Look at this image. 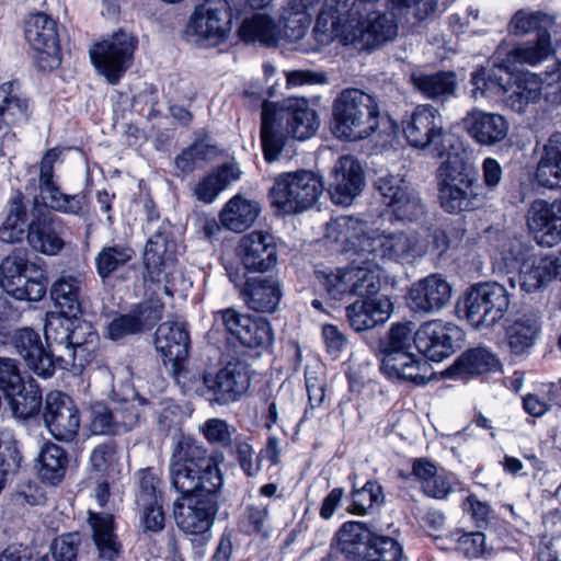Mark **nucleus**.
Instances as JSON below:
<instances>
[{
  "label": "nucleus",
  "instance_id": "obj_1",
  "mask_svg": "<svg viewBox=\"0 0 561 561\" xmlns=\"http://www.w3.org/2000/svg\"><path fill=\"white\" fill-rule=\"evenodd\" d=\"M222 458L221 453L210 455L191 436L181 435L173 444L169 477L171 488L181 494L174 502V517L182 531L203 535L210 530L224 483Z\"/></svg>",
  "mask_w": 561,
  "mask_h": 561
},
{
  "label": "nucleus",
  "instance_id": "obj_2",
  "mask_svg": "<svg viewBox=\"0 0 561 561\" xmlns=\"http://www.w3.org/2000/svg\"><path fill=\"white\" fill-rule=\"evenodd\" d=\"M327 233L328 237L344 244L345 252H353L359 256L367 254V262L388 259L411 263L426 252L425 242L416 234L379 233L355 215L339 216L327 225Z\"/></svg>",
  "mask_w": 561,
  "mask_h": 561
},
{
  "label": "nucleus",
  "instance_id": "obj_3",
  "mask_svg": "<svg viewBox=\"0 0 561 561\" xmlns=\"http://www.w3.org/2000/svg\"><path fill=\"white\" fill-rule=\"evenodd\" d=\"M403 133L411 146L430 148L437 158H446L437 170L438 199L440 207L454 208L456 168L451 150L456 138L444 130L440 114L432 105H419L403 122Z\"/></svg>",
  "mask_w": 561,
  "mask_h": 561
},
{
  "label": "nucleus",
  "instance_id": "obj_4",
  "mask_svg": "<svg viewBox=\"0 0 561 561\" xmlns=\"http://www.w3.org/2000/svg\"><path fill=\"white\" fill-rule=\"evenodd\" d=\"M318 127V115L304 98L264 102L261 142L265 160H277L289 136L305 140L314 135Z\"/></svg>",
  "mask_w": 561,
  "mask_h": 561
},
{
  "label": "nucleus",
  "instance_id": "obj_5",
  "mask_svg": "<svg viewBox=\"0 0 561 561\" xmlns=\"http://www.w3.org/2000/svg\"><path fill=\"white\" fill-rule=\"evenodd\" d=\"M470 83L474 99L478 95L506 96L511 107L519 113L541 98V87L536 75L506 64L478 68L471 73Z\"/></svg>",
  "mask_w": 561,
  "mask_h": 561
},
{
  "label": "nucleus",
  "instance_id": "obj_6",
  "mask_svg": "<svg viewBox=\"0 0 561 561\" xmlns=\"http://www.w3.org/2000/svg\"><path fill=\"white\" fill-rule=\"evenodd\" d=\"M332 133L339 139L359 140L379 126L380 111L376 99L354 88L344 89L332 104Z\"/></svg>",
  "mask_w": 561,
  "mask_h": 561
},
{
  "label": "nucleus",
  "instance_id": "obj_7",
  "mask_svg": "<svg viewBox=\"0 0 561 561\" xmlns=\"http://www.w3.org/2000/svg\"><path fill=\"white\" fill-rule=\"evenodd\" d=\"M511 294L494 280L469 285L458 297V320L465 319L474 330L492 329L508 312Z\"/></svg>",
  "mask_w": 561,
  "mask_h": 561
},
{
  "label": "nucleus",
  "instance_id": "obj_8",
  "mask_svg": "<svg viewBox=\"0 0 561 561\" xmlns=\"http://www.w3.org/2000/svg\"><path fill=\"white\" fill-rule=\"evenodd\" d=\"M232 30L231 8L227 0H204L196 5L185 26V36L199 46L225 43Z\"/></svg>",
  "mask_w": 561,
  "mask_h": 561
},
{
  "label": "nucleus",
  "instance_id": "obj_9",
  "mask_svg": "<svg viewBox=\"0 0 561 561\" xmlns=\"http://www.w3.org/2000/svg\"><path fill=\"white\" fill-rule=\"evenodd\" d=\"M323 188L320 176L311 171L284 173L276 178L268 198L271 206L283 210H308L317 205Z\"/></svg>",
  "mask_w": 561,
  "mask_h": 561
},
{
  "label": "nucleus",
  "instance_id": "obj_10",
  "mask_svg": "<svg viewBox=\"0 0 561 561\" xmlns=\"http://www.w3.org/2000/svg\"><path fill=\"white\" fill-rule=\"evenodd\" d=\"M62 149L55 147L48 149L39 162L38 188L35 179L28 181L25 191L33 195V210H71L82 208L83 194H65L54 181L55 163L61 159Z\"/></svg>",
  "mask_w": 561,
  "mask_h": 561
},
{
  "label": "nucleus",
  "instance_id": "obj_11",
  "mask_svg": "<svg viewBox=\"0 0 561 561\" xmlns=\"http://www.w3.org/2000/svg\"><path fill=\"white\" fill-rule=\"evenodd\" d=\"M137 45L135 36L119 31L91 48V60L111 84H116L131 66Z\"/></svg>",
  "mask_w": 561,
  "mask_h": 561
},
{
  "label": "nucleus",
  "instance_id": "obj_12",
  "mask_svg": "<svg viewBox=\"0 0 561 561\" xmlns=\"http://www.w3.org/2000/svg\"><path fill=\"white\" fill-rule=\"evenodd\" d=\"M154 346L170 375L178 383L185 385L190 333L186 323L180 320L162 322L154 334Z\"/></svg>",
  "mask_w": 561,
  "mask_h": 561
},
{
  "label": "nucleus",
  "instance_id": "obj_13",
  "mask_svg": "<svg viewBox=\"0 0 561 561\" xmlns=\"http://www.w3.org/2000/svg\"><path fill=\"white\" fill-rule=\"evenodd\" d=\"M25 38L36 51L35 62L43 71H51L60 65L57 23L46 13L31 14L25 22Z\"/></svg>",
  "mask_w": 561,
  "mask_h": 561
},
{
  "label": "nucleus",
  "instance_id": "obj_14",
  "mask_svg": "<svg viewBox=\"0 0 561 561\" xmlns=\"http://www.w3.org/2000/svg\"><path fill=\"white\" fill-rule=\"evenodd\" d=\"M347 13L353 16L354 22L346 39L356 49L370 50L397 36V24L393 18L386 12L376 11L374 7H368L363 14Z\"/></svg>",
  "mask_w": 561,
  "mask_h": 561
},
{
  "label": "nucleus",
  "instance_id": "obj_15",
  "mask_svg": "<svg viewBox=\"0 0 561 561\" xmlns=\"http://www.w3.org/2000/svg\"><path fill=\"white\" fill-rule=\"evenodd\" d=\"M215 320L224 327L231 339L245 347H263L273 342V331L265 318L227 308L217 311Z\"/></svg>",
  "mask_w": 561,
  "mask_h": 561
},
{
  "label": "nucleus",
  "instance_id": "obj_16",
  "mask_svg": "<svg viewBox=\"0 0 561 561\" xmlns=\"http://www.w3.org/2000/svg\"><path fill=\"white\" fill-rule=\"evenodd\" d=\"M202 396L211 405H227L238 401L251 385L250 377L239 363H228L216 374H204Z\"/></svg>",
  "mask_w": 561,
  "mask_h": 561
},
{
  "label": "nucleus",
  "instance_id": "obj_17",
  "mask_svg": "<svg viewBox=\"0 0 561 561\" xmlns=\"http://www.w3.org/2000/svg\"><path fill=\"white\" fill-rule=\"evenodd\" d=\"M146 230L152 236L146 243L144 251V264L150 274L173 266L175 262L174 241L169 239L170 222L160 217V213H150L146 224Z\"/></svg>",
  "mask_w": 561,
  "mask_h": 561
},
{
  "label": "nucleus",
  "instance_id": "obj_18",
  "mask_svg": "<svg viewBox=\"0 0 561 561\" xmlns=\"http://www.w3.org/2000/svg\"><path fill=\"white\" fill-rule=\"evenodd\" d=\"M43 419L56 439L72 442L77 437L80 427L79 410L67 394L60 391L49 392L46 396Z\"/></svg>",
  "mask_w": 561,
  "mask_h": 561
},
{
  "label": "nucleus",
  "instance_id": "obj_19",
  "mask_svg": "<svg viewBox=\"0 0 561 561\" xmlns=\"http://www.w3.org/2000/svg\"><path fill=\"white\" fill-rule=\"evenodd\" d=\"M139 419V410L131 402H117L111 408L96 403L92 407L90 428L94 435H122L137 426Z\"/></svg>",
  "mask_w": 561,
  "mask_h": 561
},
{
  "label": "nucleus",
  "instance_id": "obj_20",
  "mask_svg": "<svg viewBox=\"0 0 561 561\" xmlns=\"http://www.w3.org/2000/svg\"><path fill=\"white\" fill-rule=\"evenodd\" d=\"M238 255L247 271L267 272L278 262L275 237L265 231H252L240 239Z\"/></svg>",
  "mask_w": 561,
  "mask_h": 561
},
{
  "label": "nucleus",
  "instance_id": "obj_21",
  "mask_svg": "<svg viewBox=\"0 0 561 561\" xmlns=\"http://www.w3.org/2000/svg\"><path fill=\"white\" fill-rule=\"evenodd\" d=\"M32 114L31 103L20 90L18 81L0 84V137L2 142L14 140L12 127L26 124Z\"/></svg>",
  "mask_w": 561,
  "mask_h": 561
},
{
  "label": "nucleus",
  "instance_id": "obj_22",
  "mask_svg": "<svg viewBox=\"0 0 561 561\" xmlns=\"http://www.w3.org/2000/svg\"><path fill=\"white\" fill-rule=\"evenodd\" d=\"M501 321L505 341L513 355L528 353L541 333L540 317L531 310L507 312Z\"/></svg>",
  "mask_w": 561,
  "mask_h": 561
},
{
  "label": "nucleus",
  "instance_id": "obj_23",
  "mask_svg": "<svg viewBox=\"0 0 561 561\" xmlns=\"http://www.w3.org/2000/svg\"><path fill=\"white\" fill-rule=\"evenodd\" d=\"M393 304L385 296L357 298L345 309L350 327L356 332L373 330L385 324L393 312Z\"/></svg>",
  "mask_w": 561,
  "mask_h": 561
},
{
  "label": "nucleus",
  "instance_id": "obj_24",
  "mask_svg": "<svg viewBox=\"0 0 561 561\" xmlns=\"http://www.w3.org/2000/svg\"><path fill=\"white\" fill-rule=\"evenodd\" d=\"M164 305L160 299L139 304L131 312L114 318L107 327L111 340H119L130 334L150 330L162 317Z\"/></svg>",
  "mask_w": 561,
  "mask_h": 561
},
{
  "label": "nucleus",
  "instance_id": "obj_25",
  "mask_svg": "<svg viewBox=\"0 0 561 561\" xmlns=\"http://www.w3.org/2000/svg\"><path fill=\"white\" fill-rule=\"evenodd\" d=\"M333 181L329 194L336 206L348 207L364 184L363 171L352 156L341 157L333 168Z\"/></svg>",
  "mask_w": 561,
  "mask_h": 561
},
{
  "label": "nucleus",
  "instance_id": "obj_26",
  "mask_svg": "<svg viewBox=\"0 0 561 561\" xmlns=\"http://www.w3.org/2000/svg\"><path fill=\"white\" fill-rule=\"evenodd\" d=\"M461 125L474 142L488 147L501 142L508 131V123L503 115L477 107L467 113Z\"/></svg>",
  "mask_w": 561,
  "mask_h": 561
},
{
  "label": "nucleus",
  "instance_id": "obj_27",
  "mask_svg": "<svg viewBox=\"0 0 561 561\" xmlns=\"http://www.w3.org/2000/svg\"><path fill=\"white\" fill-rule=\"evenodd\" d=\"M451 285L438 274H432L413 285L409 293L410 307L415 311L436 312L451 297Z\"/></svg>",
  "mask_w": 561,
  "mask_h": 561
},
{
  "label": "nucleus",
  "instance_id": "obj_28",
  "mask_svg": "<svg viewBox=\"0 0 561 561\" xmlns=\"http://www.w3.org/2000/svg\"><path fill=\"white\" fill-rule=\"evenodd\" d=\"M380 370L390 380L411 381L419 386L426 385L433 376L428 362L416 358L412 353H397L382 357Z\"/></svg>",
  "mask_w": 561,
  "mask_h": 561
},
{
  "label": "nucleus",
  "instance_id": "obj_29",
  "mask_svg": "<svg viewBox=\"0 0 561 561\" xmlns=\"http://www.w3.org/2000/svg\"><path fill=\"white\" fill-rule=\"evenodd\" d=\"M16 352L24 358L26 365L36 375L48 378L55 371V360L45 351L37 332L30 328L16 331L13 336Z\"/></svg>",
  "mask_w": 561,
  "mask_h": 561
},
{
  "label": "nucleus",
  "instance_id": "obj_30",
  "mask_svg": "<svg viewBox=\"0 0 561 561\" xmlns=\"http://www.w3.org/2000/svg\"><path fill=\"white\" fill-rule=\"evenodd\" d=\"M283 296L282 285L274 276L248 278L241 289L245 305L256 312L276 311Z\"/></svg>",
  "mask_w": 561,
  "mask_h": 561
},
{
  "label": "nucleus",
  "instance_id": "obj_31",
  "mask_svg": "<svg viewBox=\"0 0 561 561\" xmlns=\"http://www.w3.org/2000/svg\"><path fill=\"white\" fill-rule=\"evenodd\" d=\"M353 22L351 14L339 10L337 0L327 1L324 8L319 12L313 27L314 38L321 45H328L335 38H340L344 45H351L346 35L352 31Z\"/></svg>",
  "mask_w": 561,
  "mask_h": 561
},
{
  "label": "nucleus",
  "instance_id": "obj_32",
  "mask_svg": "<svg viewBox=\"0 0 561 561\" xmlns=\"http://www.w3.org/2000/svg\"><path fill=\"white\" fill-rule=\"evenodd\" d=\"M484 198L478 167L473 160L458 153V210H479Z\"/></svg>",
  "mask_w": 561,
  "mask_h": 561
},
{
  "label": "nucleus",
  "instance_id": "obj_33",
  "mask_svg": "<svg viewBox=\"0 0 561 561\" xmlns=\"http://www.w3.org/2000/svg\"><path fill=\"white\" fill-rule=\"evenodd\" d=\"M414 344L432 362H440L454 353L451 337L438 321L423 323L414 334Z\"/></svg>",
  "mask_w": 561,
  "mask_h": 561
},
{
  "label": "nucleus",
  "instance_id": "obj_34",
  "mask_svg": "<svg viewBox=\"0 0 561 561\" xmlns=\"http://www.w3.org/2000/svg\"><path fill=\"white\" fill-rule=\"evenodd\" d=\"M535 181L543 188H561V133H552L542 146Z\"/></svg>",
  "mask_w": 561,
  "mask_h": 561
},
{
  "label": "nucleus",
  "instance_id": "obj_35",
  "mask_svg": "<svg viewBox=\"0 0 561 561\" xmlns=\"http://www.w3.org/2000/svg\"><path fill=\"white\" fill-rule=\"evenodd\" d=\"M373 535L365 523L346 522L336 533V549L348 561H367Z\"/></svg>",
  "mask_w": 561,
  "mask_h": 561
},
{
  "label": "nucleus",
  "instance_id": "obj_36",
  "mask_svg": "<svg viewBox=\"0 0 561 561\" xmlns=\"http://www.w3.org/2000/svg\"><path fill=\"white\" fill-rule=\"evenodd\" d=\"M32 220L26 239L30 245L38 252L48 255L57 254L64 247L58 234V222L48 216V213H31Z\"/></svg>",
  "mask_w": 561,
  "mask_h": 561
},
{
  "label": "nucleus",
  "instance_id": "obj_37",
  "mask_svg": "<svg viewBox=\"0 0 561 561\" xmlns=\"http://www.w3.org/2000/svg\"><path fill=\"white\" fill-rule=\"evenodd\" d=\"M88 524L92 530V539L99 552V558L115 561L122 553V543L114 531L113 516L89 511Z\"/></svg>",
  "mask_w": 561,
  "mask_h": 561
},
{
  "label": "nucleus",
  "instance_id": "obj_38",
  "mask_svg": "<svg viewBox=\"0 0 561 561\" xmlns=\"http://www.w3.org/2000/svg\"><path fill=\"white\" fill-rule=\"evenodd\" d=\"M84 277L80 274H65L50 287V297L60 313L77 316L82 310Z\"/></svg>",
  "mask_w": 561,
  "mask_h": 561
},
{
  "label": "nucleus",
  "instance_id": "obj_39",
  "mask_svg": "<svg viewBox=\"0 0 561 561\" xmlns=\"http://www.w3.org/2000/svg\"><path fill=\"white\" fill-rule=\"evenodd\" d=\"M497 371H503V365L488 347H470L458 355V379L468 380Z\"/></svg>",
  "mask_w": 561,
  "mask_h": 561
},
{
  "label": "nucleus",
  "instance_id": "obj_40",
  "mask_svg": "<svg viewBox=\"0 0 561 561\" xmlns=\"http://www.w3.org/2000/svg\"><path fill=\"white\" fill-rule=\"evenodd\" d=\"M347 512L356 516L373 515L383 507L386 495L382 485L374 479L363 485L354 483L348 494Z\"/></svg>",
  "mask_w": 561,
  "mask_h": 561
},
{
  "label": "nucleus",
  "instance_id": "obj_41",
  "mask_svg": "<svg viewBox=\"0 0 561 561\" xmlns=\"http://www.w3.org/2000/svg\"><path fill=\"white\" fill-rule=\"evenodd\" d=\"M551 261L550 254L529 259L523 268L517 271L520 289L531 294L545 288L551 280L558 279V265Z\"/></svg>",
  "mask_w": 561,
  "mask_h": 561
},
{
  "label": "nucleus",
  "instance_id": "obj_42",
  "mask_svg": "<svg viewBox=\"0 0 561 561\" xmlns=\"http://www.w3.org/2000/svg\"><path fill=\"white\" fill-rule=\"evenodd\" d=\"M377 190L381 196V202L393 210L407 208L415 210L421 207V199L410 191L404 180L396 175L380 178L377 182Z\"/></svg>",
  "mask_w": 561,
  "mask_h": 561
},
{
  "label": "nucleus",
  "instance_id": "obj_43",
  "mask_svg": "<svg viewBox=\"0 0 561 561\" xmlns=\"http://www.w3.org/2000/svg\"><path fill=\"white\" fill-rule=\"evenodd\" d=\"M551 33H542L534 42L513 47L500 64L520 68L525 64L536 66L553 54Z\"/></svg>",
  "mask_w": 561,
  "mask_h": 561
},
{
  "label": "nucleus",
  "instance_id": "obj_44",
  "mask_svg": "<svg viewBox=\"0 0 561 561\" xmlns=\"http://www.w3.org/2000/svg\"><path fill=\"white\" fill-rule=\"evenodd\" d=\"M238 36L244 43L260 42L272 46L280 38V28L267 14L255 13L243 19Z\"/></svg>",
  "mask_w": 561,
  "mask_h": 561
},
{
  "label": "nucleus",
  "instance_id": "obj_45",
  "mask_svg": "<svg viewBox=\"0 0 561 561\" xmlns=\"http://www.w3.org/2000/svg\"><path fill=\"white\" fill-rule=\"evenodd\" d=\"M240 174L241 171L236 163H224L197 183L194 195L198 201L210 204L231 182L237 181Z\"/></svg>",
  "mask_w": 561,
  "mask_h": 561
},
{
  "label": "nucleus",
  "instance_id": "obj_46",
  "mask_svg": "<svg viewBox=\"0 0 561 561\" xmlns=\"http://www.w3.org/2000/svg\"><path fill=\"white\" fill-rule=\"evenodd\" d=\"M556 24V18L541 10L519 9L511 18L507 31L514 36L536 34V38L542 33H550Z\"/></svg>",
  "mask_w": 561,
  "mask_h": 561
},
{
  "label": "nucleus",
  "instance_id": "obj_47",
  "mask_svg": "<svg viewBox=\"0 0 561 561\" xmlns=\"http://www.w3.org/2000/svg\"><path fill=\"white\" fill-rule=\"evenodd\" d=\"M5 293L18 300L39 301L47 289V278L43 270L35 271V276L18 274L2 283Z\"/></svg>",
  "mask_w": 561,
  "mask_h": 561
},
{
  "label": "nucleus",
  "instance_id": "obj_48",
  "mask_svg": "<svg viewBox=\"0 0 561 561\" xmlns=\"http://www.w3.org/2000/svg\"><path fill=\"white\" fill-rule=\"evenodd\" d=\"M38 461V476L42 481L50 485H56L65 477L69 458L62 447L49 443L42 448Z\"/></svg>",
  "mask_w": 561,
  "mask_h": 561
},
{
  "label": "nucleus",
  "instance_id": "obj_49",
  "mask_svg": "<svg viewBox=\"0 0 561 561\" xmlns=\"http://www.w3.org/2000/svg\"><path fill=\"white\" fill-rule=\"evenodd\" d=\"M72 317L55 312L46 314L44 335L49 348L48 354L55 360V365L57 364V355L65 353V346H68Z\"/></svg>",
  "mask_w": 561,
  "mask_h": 561
},
{
  "label": "nucleus",
  "instance_id": "obj_50",
  "mask_svg": "<svg viewBox=\"0 0 561 561\" xmlns=\"http://www.w3.org/2000/svg\"><path fill=\"white\" fill-rule=\"evenodd\" d=\"M534 257V248L517 237L503 240L497 245L494 255L495 261L501 264V268L506 273L517 272L525 266L529 259Z\"/></svg>",
  "mask_w": 561,
  "mask_h": 561
},
{
  "label": "nucleus",
  "instance_id": "obj_51",
  "mask_svg": "<svg viewBox=\"0 0 561 561\" xmlns=\"http://www.w3.org/2000/svg\"><path fill=\"white\" fill-rule=\"evenodd\" d=\"M458 554L468 561H489L496 557V549L494 543L486 542V535L480 529L467 531L458 527Z\"/></svg>",
  "mask_w": 561,
  "mask_h": 561
},
{
  "label": "nucleus",
  "instance_id": "obj_52",
  "mask_svg": "<svg viewBox=\"0 0 561 561\" xmlns=\"http://www.w3.org/2000/svg\"><path fill=\"white\" fill-rule=\"evenodd\" d=\"M13 413L19 419H30L36 415L42 405V392L33 380L22 381V388L16 393H7Z\"/></svg>",
  "mask_w": 561,
  "mask_h": 561
},
{
  "label": "nucleus",
  "instance_id": "obj_53",
  "mask_svg": "<svg viewBox=\"0 0 561 561\" xmlns=\"http://www.w3.org/2000/svg\"><path fill=\"white\" fill-rule=\"evenodd\" d=\"M558 214L526 213L529 229L534 230V239L538 245L551 248L561 241Z\"/></svg>",
  "mask_w": 561,
  "mask_h": 561
},
{
  "label": "nucleus",
  "instance_id": "obj_54",
  "mask_svg": "<svg viewBox=\"0 0 561 561\" xmlns=\"http://www.w3.org/2000/svg\"><path fill=\"white\" fill-rule=\"evenodd\" d=\"M363 257L367 259V254ZM371 262L373 261H369L367 266H350L353 296H357L358 298L378 296L377 294L380 290V276L376 268L377 264L373 266L370 264ZM364 263H367V261L364 260Z\"/></svg>",
  "mask_w": 561,
  "mask_h": 561
},
{
  "label": "nucleus",
  "instance_id": "obj_55",
  "mask_svg": "<svg viewBox=\"0 0 561 561\" xmlns=\"http://www.w3.org/2000/svg\"><path fill=\"white\" fill-rule=\"evenodd\" d=\"M411 80L414 87L430 99L451 94L454 91L453 72H437L432 75L414 72L411 76Z\"/></svg>",
  "mask_w": 561,
  "mask_h": 561
},
{
  "label": "nucleus",
  "instance_id": "obj_56",
  "mask_svg": "<svg viewBox=\"0 0 561 561\" xmlns=\"http://www.w3.org/2000/svg\"><path fill=\"white\" fill-rule=\"evenodd\" d=\"M317 278L328 296L334 300H342L353 296L351 268H336L317 272Z\"/></svg>",
  "mask_w": 561,
  "mask_h": 561
},
{
  "label": "nucleus",
  "instance_id": "obj_57",
  "mask_svg": "<svg viewBox=\"0 0 561 561\" xmlns=\"http://www.w3.org/2000/svg\"><path fill=\"white\" fill-rule=\"evenodd\" d=\"M134 251L122 244L104 247L95 259L96 271L101 278L126 265L133 257Z\"/></svg>",
  "mask_w": 561,
  "mask_h": 561
},
{
  "label": "nucleus",
  "instance_id": "obj_58",
  "mask_svg": "<svg viewBox=\"0 0 561 561\" xmlns=\"http://www.w3.org/2000/svg\"><path fill=\"white\" fill-rule=\"evenodd\" d=\"M310 15L309 12L296 7L295 3L288 2L282 14L280 37L290 42L302 38L310 23Z\"/></svg>",
  "mask_w": 561,
  "mask_h": 561
},
{
  "label": "nucleus",
  "instance_id": "obj_59",
  "mask_svg": "<svg viewBox=\"0 0 561 561\" xmlns=\"http://www.w3.org/2000/svg\"><path fill=\"white\" fill-rule=\"evenodd\" d=\"M199 432L210 445L227 448L232 445L237 428L224 419L210 417L199 425Z\"/></svg>",
  "mask_w": 561,
  "mask_h": 561
},
{
  "label": "nucleus",
  "instance_id": "obj_60",
  "mask_svg": "<svg viewBox=\"0 0 561 561\" xmlns=\"http://www.w3.org/2000/svg\"><path fill=\"white\" fill-rule=\"evenodd\" d=\"M99 342L88 341L77 346H65V353L57 355L56 366L68 369L70 366L83 368L95 357Z\"/></svg>",
  "mask_w": 561,
  "mask_h": 561
},
{
  "label": "nucleus",
  "instance_id": "obj_61",
  "mask_svg": "<svg viewBox=\"0 0 561 561\" xmlns=\"http://www.w3.org/2000/svg\"><path fill=\"white\" fill-rule=\"evenodd\" d=\"M137 505L139 507V528L142 534H158L164 529L165 513L160 500Z\"/></svg>",
  "mask_w": 561,
  "mask_h": 561
},
{
  "label": "nucleus",
  "instance_id": "obj_62",
  "mask_svg": "<svg viewBox=\"0 0 561 561\" xmlns=\"http://www.w3.org/2000/svg\"><path fill=\"white\" fill-rule=\"evenodd\" d=\"M31 213H9L0 227V240L3 242H20L30 230Z\"/></svg>",
  "mask_w": 561,
  "mask_h": 561
},
{
  "label": "nucleus",
  "instance_id": "obj_63",
  "mask_svg": "<svg viewBox=\"0 0 561 561\" xmlns=\"http://www.w3.org/2000/svg\"><path fill=\"white\" fill-rule=\"evenodd\" d=\"M489 530L495 536L496 545H494V548L496 549V554L499 552H517L519 550L518 537L522 535V531L510 522L497 519L490 525Z\"/></svg>",
  "mask_w": 561,
  "mask_h": 561
},
{
  "label": "nucleus",
  "instance_id": "obj_64",
  "mask_svg": "<svg viewBox=\"0 0 561 561\" xmlns=\"http://www.w3.org/2000/svg\"><path fill=\"white\" fill-rule=\"evenodd\" d=\"M367 557V561H399L402 547L391 537L373 535Z\"/></svg>",
  "mask_w": 561,
  "mask_h": 561
}]
</instances>
